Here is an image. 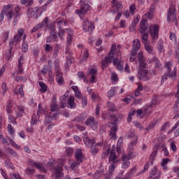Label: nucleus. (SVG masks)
I'll use <instances>...</instances> for the list:
<instances>
[{
    "instance_id": "obj_26",
    "label": "nucleus",
    "mask_w": 179,
    "mask_h": 179,
    "mask_svg": "<svg viewBox=\"0 0 179 179\" xmlns=\"http://www.w3.org/2000/svg\"><path fill=\"white\" fill-rule=\"evenodd\" d=\"M38 84L41 87V92H42V93H45V92H47V85L41 81H39Z\"/></svg>"
},
{
    "instance_id": "obj_16",
    "label": "nucleus",
    "mask_w": 179,
    "mask_h": 179,
    "mask_svg": "<svg viewBox=\"0 0 179 179\" xmlns=\"http://www.w3.org/2000/svg\"><path fill=\"white\" fill-rule=\"evenodd\" d=\"M21 40L22 38H20V36L15 35L12 41H10V52H12V50H13V44H15H15H17V43H19V41H20Z\"/></svg>"
},
{
    "instance_id": "obj_6",
    "label": "nucleus",
    "mask_w": 179,
    "mask_h": 179,
    "mask_svg": "<svg viewBox=\"0 0 179 179\" xmlns=\"http://www.w3.org/2000/svg\"><path fill=\"white\" fill-rule=\"evenodd\" d=\"M171 17H173L175 24H177V11L173 8H169L167 14L168 22H171Z\"/></svg>"
},
{
    "instance_id": "obj_48",
    "label": "nucleus",
    "mask_w": 179,
    "mask_h": 179,
    "mask_svg": "<svg viewBox=\"0 0 179 179\" xmlns=\"http://www.w3.org/2000/svg\"><path fill=\"white\" fill-rule=\"evenodd\" d=\"M162 150L164 152V155L167 157L169 156V150H167V147H166V145H162Z\"/></svg>"
},
{
    "instance_id": "obj_45",
    "label": "nucleus",
    "mask_w": 179,
    "mask_h": 179,
    "mask_svg": "<svg viewBox=\"0 0 179 179\" xmlns=\"http://www.w3.org/2000/svg\"><path fill=\"white\" fill-rule=\"evenodd\" d=\"M18 68V71L17 73V75H22V73H23V69H22V62L20 61H19V64L17 66Z\"/></svg>"
},
{
    "instance_id": "obj_58",
    "label": "nucleus",
    "mask_w": 179,
    "mask_h": 179,
    "mask_svg": "<svg viewBox=\"0 0 179 179\" xmlns=\"http://www.w3.org/2000/svg\"><path fill=\"white\" fill-rule=\"evenodd\" d=\"M138 50L132 48L130 52V55H131V57H135L138 54Z\"/></svg>"
},
{
    "instance_id": "obj_15",
    "label": "nucleus",
    "mask_w": 179,
    "mask_h": 179,
    "mask_svg": "<svg viewBox=\"0 0 179 179\" xmlns=\"http://www.w3.org/2000/svg\"><path fill=\"white\" fill-rule=\"evenodd\" d=\"M117 131H118V126H113L110 130V136L111 139L115 141L117 139Z\"/></svg>"
},
{
    "instance_id": "obj_54",
    "label": "nucleus",
    "mask_w": 179,
    "mask_h": 179,
    "mask_svg": "<svg viewBox=\"0 0 179 179\" xmlns=\"http://www.w3.org/2000/svg\"><path fill=\"white\" fill-rule=\"evenodd\" d=\"M87 58H89V50H85L83 55V59L85 60V59H87Z\"/></svg>"
},
{
    "instance_id": "obj_17",
    "label": "nucleus",
    "mask_w": 179,
    "mask_h": 179,
    "mask_svg": "<svg viewBox=\"0 0 179 179\" xmlns=\"http://www.w3.org/2000/svg\"><path fill=\"white\" fill-rule=\"evenodd\" d=\"M66 53L69 54V55L66 56V66H71V65H72V62H73V57H72V55L69 50H66Z\"/></svg>"
},
{
    "instance_id": "obj_35",
    "label": "nucleus",
    "mask_w": 179,
    "mask_h": 179,
    "mask_svg": "<svg viewBox=\"0 0 179 179\" xmlns=\"http://www.w3.org/2000/svg\"><path fill=\"white\" fill-rule=\"evenodd\" d=\"M86 114L82 113L81 115H80V116L77 117V120L78 122H83V121L86 120Z\"/></svg>"
},
{
    "instance_id": "obj_1",
    "label": "nucleus",
    "mask_w": 179,
    "mask_h": 179,
    "mask_svg": "<svg viewBox=\"0 0 179 179\" xmlns=\"http://www.w3.org/2000/svg\"><path fill=\"white\" fill-rule=\"evenodd\" d=\"M165 68L166 69V71L162 78V80H161L162 85H163L164 82H166V80H167V78H171L173 80H174V78H176V68L172 71V73H171V68H173L172 62H169L168 63H166Z\"/></svg>"
},
{
    "instance_id": "obj_44",
    "label": "nucleus",
    "mask_w": 179,
    "mask_h": 179,
    "mask_svg": "<svg viewBox=\"0 0 179 179\" xmlns=\"http://www.w3.org/2000/svg\"><path fill=\"white\" fill-rule=\"evenodd\" d=\"M112 3H113V6L116 8V9H117V10H118V9H120L121 4L118 3V1L117 0H113Z\"/></svg>"
},
{
    "instance_id": "obj_20",
    "label": "nucleus",
    "mask_w": 179,
    "mask_h": 179,
    "mask_svg": "<svg viewBox=\"0 0 179 179\" xmlns=\"http://www.w3.org/2000/svg\"><path fill=\"white\" fill-rule=\"evenodd\" d=\"M56 80L59 85H62L64 83V78L62 77V73H57Z\"/></svg>"
},
{
    "instance_id": "obj_51",
    "label": "nucleus",
    "mask_w": 179,
    "mask_h": 179,
    "mask_svg": "<svg viewBox=\"0 0 179 179\" xmlns=\"http://www.w3.org/2000/svg\"><path fill=\"white\" fill-rule=\"evenodd\" d=\"M138 23H139V17H136L132 22L133 29H135V27H136V24H138Z\"/></svg>"
},
{
    "instance_id": "obj_28",
    "label": "nucleus",
    "mask_w": 179,
    "mask_h": 179,
    "mask_svg": "<svg viewBox=\"0 0 179 179\" xmlns=\"http://www.w3.org/2000/svg\"><path fill=\"white\" fill-rule=\"evenodd\" d=\"M18 112L17 113V117H22L24 113V108L22 106H18Z\"/></svg>"
},
{
    "instance_id": "obj_34",
    "label": "nucleus",
    "mask_w": 179,
    "mask_h": 179,
    "mask_svg": "<svg viewBox=\"0 0 179 179\" xmlns=\"http://www.w3.org/2000/svg\"><path fill=\"white\" fill-rule=\"evenodd\" d=\"M156 156H157V150L153 151L150 157V160H151V164H153V160L156 159Z\"/></svg>"
},
{
    "instance_id": "obj_12",
    "label": "nucleus",
    "mask_w": 179,
    "mask_h": 179,
    "mask_svg": "<svg viewBox=\"0 0 179 179\" xmlns=\"http://www.w3.org/2000/svg\"><path fill=\"white\" fill-rule=\"evenodd\" d=\"M148 27H149V24H148V20H142L140 22V33H145V31L148 30Z\"/></svg>"
},
{
    "instance_id": "obj_64",
    "label": "nucleus",
    "mask_w": 179,
    "mask_h": 179,
    "mask_svg": "<svg viewBox=\"0 0 179 179\" xmlns=\"http://www.w3.org/2000/svg\"><path fill=\"white\" fill-rule=\"evenodd\" d=\"M71 43H72V34H69L67 36V43H68V44H71Z\"/></svg>"
},
{
    "instance_id": "obj_32",
    "label": "nucleus",
    "mask_w": 179,
    "mask_h": 179,
    "mask_svg": "<svg viewBox=\"0 0 179 179\" xmlns=\"http://www.w3.org/2000/svg\"><path fill=\"white\" fill-rule=\"evenodd\" d=\"M82 162L83 160H80V159H76V161H73L71 164V168L72 169H75V167H76V166H79V164H80Z\"/></svg>"
},
{
    "instance_id": "obj_33",
    "label": "nucleus",
    "mask_w": 179,
    "mask_h": 179,
    "mask_svg": "<svg viewBox=\"0 0 179 179\" xmlns=\"http://www.w3.org/2000/svg\"><path fill=\"white\" fill-rule=\"evenodd\" d=\"M144 46L145 50H146V51L149 52V54H152V52H153V48L150 46V45H149L148 43H145L144 44Z\"/></svg>"
},
{
    "instance_id": "obj_5",
    "label": "nucleus",
    "mask_w": 179,
    "mask_h": 179,
    "mask_svg": "<svg viewBox=\"0 0 179 179\" xmlns=\"http://www.w3.org/2000/svg\"><path fill=\"white\" fill-rule=\"evenodd\" d=\"M159 27L157 24L149 27L150 33L154 40H157V38H159Z\"/></svg>"
},
{
    "instance_id": "obj_37",
    "label": "nucleus",
    "mask_w": 179,
    "mask_h": 179,
    "mask_svg": "<svg viewBox=\"0 0 179 179\" xmlns=\"http://www.w3.org/2000/svg\"><path fill=\"white\" fill-rule=\"evenodd\" d=\"M22 52H27V51H29V43L26 42H24L22 43Z\"/></svg>"
},
{
    "instance_id": "obj_30",
    "label": "nucleus",
    "mask_w": 179,
    "mask_h": 179,
    "mask_svg": "<svg viewBox=\"0 0 179 179\" xmlns=\"http://www.w3.org/2000/svg\"><path fill=\"white\" fill-rule=\"evenodd\" d=\"M152 62L155 64V68H160V66H162L160 61H159V59H157V57H153Z\"/></svg>"
},
{
    "instance_id": "obj_7",
    "label": "nucleus",
    "mask_w": 179,
    "mask_h": 179,
    "mask_svg": "<svg viewBox=\"0 0 179 179\" xmlns=\"http://www.w3.org/2000/svg\"><path fill=\"white\" fill-rule=\"evenodd\" d=\"M38 10H40V8L37 6L34 8H28L27 15L29 17L37 19V13H38Z\"/></svg>"
},
{
    "instance_id": "obj_29",
    "label": "nucleus",
    "mask_w": 179,
    "mask_h": 179,
    "mask_svg": "<svg viewBox=\"0 0 179 179\" xmlns=\"http://www.w3.org/2000/svg\"><path fill=\"white\" fill-rule=\"evenodd\" d=\"M20 2L22 5H26L27 3V6H31L34 3V0H21Z\"/></svg>"
},
{
    "instance_id": "obj_19",
    "label": "nucleus",
    "mask_w": 179,
    "mask_h": 179,
    "mask_svg": "<svg viewBox=\"0 0 179 179\" xmlns=\"http://www.w3.org/2000/svg\"><path fill=\"white\" fill-rule=\"evenodd\" d=\"M66 94L62 95L60 97V107L61 108H65V106H66Z\"/></svg>"
},
{
    "instance_id": "obj_50",
    "label": "nucleus",
    "mask_w": 179,
    "mask_h": 179,
    "mask_svg": "<svg viewBox=\"0 0 179 179\" xmlns=\"http://www.w3.org/2000/svg\"><path fill=\"white\" fill-rule=\"evenodd\" d=\"M129 159H132V155H122V160H123V162H128V160H129Z\"/></svg>"
},
{
    "instance_id": "obj_4",
    "label": "nucleus",
    "mask_w": 179,
    "mask_h": 179,
    "mask_svg": "<svg viewBox=\"0 0 179 179\" xmlns=\"http://www.w3.org/2000/svg\"><path fill=\"white\" fill-rule=\"evenodd\" d=\"M80 9L76 10V13L78 15V16H80V15H85V13L90 10V5H89V3L83 1H80Z\"/></svg>"
},
{
    "instance_id": "obj_25",
    "label": "nucleus",
    "mask_w": 179,
    "mask_h": 179,
    "mask_svg": "<svg viewBox=\"0 0 179 179\" xmlns=\"http://www.w3.org/2000/svg\"><path fill=\"white\" fill-rule=\"evenodd\" d=\"M59 50H61V46H59V45H56L53 50V58H57V57H58Z\"/></svg>"
},
{
    "instance_id": "obj_46",
    "label": "nucleus",
    "mask_w": 179,
    "mask_h": 179,
    "mask_svg": "<svg viewBox=\"0 0 179 179\" xmlns=\"http://www.w3.org/2000/svg\"><path fill=\"white\" fill-rule=\"evenodd\" d=\"M169 162H170V159H169V158L163 159L162 162L161 163L162 167H166V166H167V163H169Z\"/></svg>"
},
{
    "instance_id": "obj_23",
    "label": "nucleus",
    "mask_w": 179,
    "mask_h": 179,
    "mask_svg": "<svg viewBox=\"0 0 179 179\" xmlns=\"http://www.w3.org/2000/svg\"><path fill=\"white\" fill-rule=\"evenodd\" d=\"M83 153L82 152V150L78 149L75 152V157L76 160H82V156Z\"/></svg>"
},
{
    "instance_id": "obj_59",
    "label": "nucleus",
    "mask_w": 179,
    "mask_h": 179,
    "mask_svg": "<svg viewBox=\"0 0 179 179\" xmlns=\"http://www.w3.org/2000/svg\"><path fill=\"white\" fill-rule=\"evenodd\" d=\"M138 143V138H135L129 145V148L131 149V148L135 146Z\"/></svg>"
},
{
    "instance_id": "obj_41",
    "label": "nucleus",
    "mask_w": 179,
    "mask_h": 179,
    "mask_svg": "<svg viewBox=\"0 0 179 179\" xmlns=\"http://www.w3.org/2000/svg\"><path fill=\"white\" fill-rule=\"evenodd\" d=\"M83 141L86 146H90V144L92 143V140L89 137L87 136L84 137Z\"/></svg>"
},
{
    "instance_id": "obj_60",
    "label": "nucleus",
    "mask_w": 179,
    "mask_h": 179,
    "mask_svg": "<svg viewBox=\"0 0 179 179\" xmlns=\"http://www.w3.org/2000/svg\"><path fill=\"white\" fill-rule=\"evenodd\" d=\"M130 164H131V162H123L122 167V169H128V167H129Z\"/></svg>"
},
{
    "instance_id": "obj_11",
    "label": "nucleus",
    "mask_w": 179,
    "mask_h": 179,
    "mask_svg": "<svg viewBox=\"0 0 179 179\" xmlns=\"http://www.w3.org/2000/svg\"><path fill=\"white\" fill-rule=\"evenodd\" d=\"M113 65L116 66L117 71H120V72L124 69V62L120 60V57L113 60Z\"/></svg>"
},
{
    "instance_id": "obj_3",
    "label": "nucleus",
    "mask_w": 179,
    "mask_h": 179,
    "mask_svg": "<svg viewBox=\"0 0 179 179\" xmlns=\"http://www.w3.org/2000/svg\"><path fill=\"white\" fill-rule=\"evenodd\" d=\"M65 163V160L59 159L58 161V164L56 168H55V175L52 176V179H62L64 177V173H62V167H64V164ZM66 179V178H63Z\"/></svg>"
},
{
    "instance_id": "obj_39",
    "label": "nucleus",
    "mask_w": 179,
    "mask_h": 179,
    "mask_svg": "<svg viewBox=\"0 0 179 179\" xmlns=\"http://www.w3.org/2000/svg\"><path fill=\"white\" fill-rule=\"evenodd\" d=\"M7 150L10 153V155H11L12 156H13L14 157H17V153L16 152H15V150L13 149L8 147L7 148Z\"/></svg>"
},
{
    "instance_id": "obj_57",
    "label": "nucleus",
    "mask_w": 179,
    "mask_h": 179,
    "mask_svg": "<svg viewBox=\"0 0 179 179\" xmlns=\"http://www.w3.org/2000/svg\"><path fill=\"white\" fill-rule=\"evenodd\" d=\"M34 169H30V168H27L26 169V172L27 173V174H29V176L34 174Z\"/></svg>"
},
{
    "instance_id": "obj_61",
    "label": "nucleus",
    "mask_w": 179,
    "mask_h": 179,
    "mask_svg": "<svg viewBox=\"0 0 179 179\" xmlns=\"http://www.w3.org/2000/svg\"><path fill=\"white\" fill-rule=\"evenodd\" d=\"M45 50L47 52H50V51H52V46L50 45V44H46Z\"/></svg>"
},
{
    "instance_id": "obj_10",
    "label": "nucleus",
    "mask_w": 179,
    "mask_h": 179,
    "mask_svg": "<svg viewBox=\"0 0 179 179\" xmlns=\"http://www.w3.org/2000/svg\"><path fill=\"white\" fill-rule=\"evenodd\" d=\"M138 75L140 76L141 80H149L150 77L148 76V70L138 69Z\"/></svg>"
},
{
    "instance_id": "obj_43",
    "label": "nucleus",
    "mask_w": 179,
    "mask_h": 179,
    "mask_svg": "<svg viewBox=\"0 0 179 179\" xmlns=\"http://www.w3.org/2000/svg\"><path fill=\"white\" fill-rule=\"evenodd\" d=\"M10 179H22V177L20 176V175L17 173H10Z\"/></svg>"
},
{
    "instance_id": "obj_62",
    "label": "nucleus",
    "mask_w": 179,
    "mask_h": 179,
    "mask_svg": "<svg viewBox=\"0 0 179 179\" xmlns=\"http://www.w3.org/2000/svg\"><path fill=\"white\" fill-rule=\"evenodd\" d=\"M55 69L56 71V73H58L59 71V62H55Z\"/></svg>"
},
{
    "instance_id": "obj_13",
    "label": "nucleus",
    "mask_w": 179,
    "mask_h": 179,
    "mask_svg": "<svg viewBox=\"0 0 179 179\" xmlns=\"http://www.w3.org/2000/svg\"><path fill=\"white\" fill-rule=\"evenodd\" d=\"M114 58V55H108V57H105V61H102V69H106L108 66V64H111L113 62V59Z\"/></svg>"
},
{
    "instance_id": "obj_31",
    "label": "nucleus",
    "mask_w": 179,
    "mask_h": 179,
    "mask_svg": "<svg viewBox=\"0 0 179 179\" xmlns=\"http://www.w3.org/2000/svg\"><path fill=\"white\" fill-rule=\"evenodd\" d=\"M6 16L7 17H8V20H12V19L13 18V16H15V11L12 10H8L7 11Z\"/></svg>"
},
{
    "instance_id": "obj_49",
    "label": "nucleus",
    "mask_w": 179,
    "mask_h": 179,
    "mask_svg": "<svg viewBox=\"0 0 179 179\" xmlns=\"http://www.w3.org/2000/svg\"><path fill=\"white\" fill-rule=\"evenodd\" d=\"M115 50H117V47L115 46V45H112V47L108 55L110 56L114 55V53L115 52Z\"/></svg>"
},
{
    "instance_id": "obj_8",
    "label": "nucleus",
    "mask_w": 179,
    "mask_h": 179,
    "mask_svg": "<svg viewBox=\"0 0 179 179\" xmlns=\"http://www.w3.org/2000/svg\"><path fill=\"white\" fill-rule=\"evenodd\" d=\"M83 30L84 31H89L92 33L94 30V24L89 22V20H86L83 22Z\"/></svg>"
},
{
    "instance_id": "obj_14",
    "label": "nucleus",
    "mask_w": 179,
    "mask_h": 179,
    "mask_svg": "<svg viewBox=\"0 0 179 179\" xmlns=\"http://www.w3.org/2000/svg\"><path fill=\"white\" fill-rule=\"evenodd\" d=\"M67 107L68 108H76V103H75V97L70 96L67 100Z\"/></svg>"
},
{
    "instance_id": "obj_36",
    "label": "nucleus",
    "mask_w": 179,
    "mask_h": 179,
    "mask_svg": "<svg viewBox=\"0 0 179 179\" xmlns=\"http://www.w3.org/2000/svg\"><path fill=\"white\" fill-rule=\"evenodd\" d=\"M108 97H114L117 94V92L115 91V87L112 88L110 91L108 92Z\"/></svg>"
},
{
    "instance_id": "obj_9",
    "label": "nucleus",
    "mask_w": 179,
    "mask_h": 179,
    "mask_svg": "<svg viewBox=\"0 0 179 179\" xmlns=\"http://www.w3.org/2000/svg\"><path fill=\"white\" fill-rule=\"evenodd\" d=\"M85 124L87 126H90V128H92L94 131L97 129V123L96 122V120L94 117H90L85 121Z\"/></svg>"
},
{
    "instance_id": "obj_55",
    "label": "nucleus",
    "mask_w": 179,
    "mask_h": 179,
    "mask_svg": "<svg viewBox=\"0 0 179 179\" xmlns=\"http://www.w3.org/2000/svg\"><path fill=\"white\" fill-rule=\"evenodd\" d=\"M65 34V30L64 29H61L60 31L58 33L59 37L63 40L64 39V35Z\"/></svg>"
},
{
    "instance_id": "obj_21",
    "label": "nucleus",
    "mask_w": 179,
    "mask_h": 179,
    "mask_svg": "<svg viewBox=\"0 0 179 179\" xmlns=\"http://www.w3.org/2000/svg\"><path fill=\"white\" fill-rule=\"evenodd\" d=\"M157 45V48L159 52H163V50L164 48L163 40L160 39L158 41Z\"/></svg>"
},
{
    "instance_id": "obj_27",
    "label": "nucleus",
    "mask_w": 179,
    "mask_h": 179,
    "mask_svg": "<svg viewBox=\"0 0 179 179\" xmlns=\"http://www.w3.org/2000/svg\"><path fill=\"white\" fill-rule=\"evenodd\" d=\"M52 116L51 115V113H50L48 115L45 116V125H48L51 124V121H52Z\"/></svg>"
},
{
    "instance_id": "obj_42",
    "label": "nucleus",
    "mask_w": 179,
    "mask_h": 179,
    "mask_svg": "<svg viewBox=\"0 0 179 179\" xmlns=\"http://www.w3.org/2000/svg\"><path fill=\"white\" fill-rule=\"evenodd\" d=\"M91 152L93 156H96L99 153V148H95L94 145H91Z\"/></svg>"
},
{
    "instance_id": "obj_2",
    "label": "nucleus",
    "mask_w": 179,
    "mask_h": 179,
    "mask_svg": "<svg viewBox=\"0 0 179 179\" xmlns=\"http://www.w3.org/2000/svg\"><path fill=\"white\" fill-rule=\"evenodd\" d=\"M109 162L111 164L109 171L110 174H113V171H114L115 169V163H118V159L117 157V155H115V145H113L112 146V150L109 156Z\"/></svg>"
},
{
    "instance_id": "obj_18",
    "label": "nucleus",
    "mask_w": 179,
    "mask_h": 179,
    "mask_svg": "<svg viewBox=\"0 0 179 179\" xmlns=\"http://www.w3.org/2000/svg\"><path fill=\"white\" fill-rule=\"evenodd\" d=\"M111 152V145H108L106 151H103L101 155V159H107L108 157V155Z\"/></svg>"
},
{
    "instance_id": "obj_38",
    "label": "nucleus",
    "mask_w": 179,
    "mask_h": 179,
    "mask_svg": "<svg viewBox=\"0 0 179 179\" xmlns=\"http://www.w3.org/2000/svg\"><path fill=\"white\" fill-rule=\"evenodd\" d=\"M138 62H139V65H140L138 69H146V66H148V64H146L145 62V61L141 60Z\"/></svg>"
},
{
    "instance_id": "obj_53",
    "label": "nucleus",
    "mask_w": 179,
    "mask_h": 179,
    "mask_svg": "<svg viewBox=\"0 0 179 179\" xmlns=\"http://www.w3.org/2000/svg\"><path fill=\"white\" fill-rule=\"evenodd\" d=\"M138 62L141 61H143V52L142 51H140L138 54Z\"/></svg>"
},
{
    "instance_id": "obj_63",
    "label": "nucleus",
    "mask_w": 179,
    "mask_h": 179,
    "mask_svg": "<svg viewBox=\"0 0 179 179\" xmlns=\"http://www.w3.org/2000/svg\"><path fill=\"white\" fill-rule=\"evenodd\" d=\"M82 99V103H83V106H87V99L86 98V96H83Z\"/></svg>"
},
{
    "instance_id": "obj_52",
    "label": "nucleus",
    "mask_w": 179,
    "mask_h": 179,
    "mask_svg": "<svg viewBox=\"0 0 179 179\" xmlns=\"http://www.w3.org/2000/svg\"><path fill=\"white\" fill-rule=\"evenodd\" d=\"M8 132H9V134H10V135H13V134H15V130H13V127H12V124L8 125Z\"/></svg>"
},
{
    "instance_id": "obj_47",
    "label": "nucleus",
    "mask_w": 179,
    "mask_h": 179,
    "mask_svg": "<svg viewBox=\"0 0 179 179\" xmlns=\"http://www.w3.org/2000/svg\"><path fill=\"white\" fill-rule=\"evenodd\" d=\"M34 166L36 167V169H38L41 171L44 170V167H43V165H41V163L36 162V164H34Z\"/></svg>"
},
{
    "instance_id": "obj_56",
    "label": "nucleus",
    "mask_w": 179,
    "mask_h": 179,
    "mask_svg": "<svg viewBox=\"0 0 179 179\" xmlns=\"http://www.w3.org/2000/svg\"><path fill=\"white\" fill-rule=\"evenodd\" d=\"M1 89L3 92V94L5 95V94L6 93V91L8 90V88L6 87V83H3L1 85Z\"/></svg>"
},
{
    "instance_id": "obj_24",
    "label": "nucleus",
    "mask_w": 179,
    "mask_h": 179,
    "mask_svg": "<svg viewBox=\"0 0 179 179\" xmlns=\"http://www.w3.org/2000/svg\"><path fill=\"white\" fill-rule=\"evenodd\" d=\"M141 40L143 44H148V38L149 37V34L146 32L141 33Z\"/></svg>"
},
{
    "instance_id": "obj_22",
    "label": "nucleus",
    "mask_w": 179,
    "mask_h": 179,
    "mask_svg": "<svg viewBox=\"0 0 179 179\" xmlns=\"http://www.w3.org/2000/svg\"><path fill=\"white\" fill-rule=\"evenodd\" d=\"M139 48H141V41L136 39L133 41V49L139 50Z\"/></svg>"
},
{
    "instance_id": "obj_40",
    "label": "nucleus",
    "mask_w": 179,
    "mask_h": 179,
    "mask_svg": "<svg viewBox=\"0 0 179 179\" xmlns=\"http://www.w3.org/2000/svg\"><path fill=\"white\" fill-rule=\"evenodd\" d=\"M87 75H94V76L97 75V69L94 68H92L89 69L88 72L87 73Z\"/></svg>"
}]
</instances>
